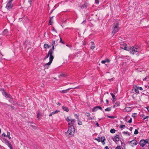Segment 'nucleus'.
I'll return each instance as SVG.
<instances>
[{"label": "nucleus", "instance_id": "nucleus-1", "mask_svg": "<svg viewBox=\"0 0 149 149\" xmlns=\"http://www.w3.org/2000/svg\"><path fill=\"white\" fill-rule=\"evenodd\" d=\"M67 121L69 125H71L69 127L68 129L66 134L68 137H71L74 135V128L73 125H74L76 122V120L74 119H72L67 117Z\"/></svg>", "mask_w": 149, "mask_h": 149}, {"label": "nucleus", "instance_id": "nucleus-2", "mask_svg": "<svg viewBox=\"0 0 149 149\" xmlns=\"http://www.w3.org/2000/svg\"><path fill=\"white\" fill-rule=\"evenodd\" d=\"M118 26V23L114 24V25L113 27V31L112 32V33L113 34V35L119 31V29Z\"/></svg>", "mask_w": 149, "mask_h": 149}, {"label": "nucleus", "instance_id": "nucleus-3", "mask_svg": "<svg viewBox=\"0 0 149 149\" xmlns=\"http://www.w3.org/2000/svg\"><path fill=\"white\" fill-rule=\"evenodd\" d=\"M2 141L7 145L10 149H13L10 142L5 138H2Z\"/></svg>", "mask_w": 149, "mask_h": 149}, {"label": "nucleus", "instance_id": "nucleus-4", "mask_svg": "<svg viewBox=\"0 0 149 149\" xmlns=\"http://www.w3.org/2000/svg\"><path fill=\"white\" fill-rule=\"evenodd\" d=\"M129 49L130 50V53L133 54H135L136 52H138L139 51V49L138 48L134 47L129 48Z\"/></svg>", "mask_w": 149, "mask_h": 149}, {"label": "nucleus", "instance_id": "nucleus-5", "mask_svg": "<svg viewBox=\"0 0 149 149\" xmlns=\"http://www.w3.org/2000/svg\"><path fill=\"white\" fill-rule=\"evenodd\" d=\"M146 143H149V138L146 140H141L139 142L140 145L142 147L145 146Z\"/></svg>", "mask_w": 149, "mask_h": 149}, {"label": "nucleus", "instance_id": "nucleus-6", "mask_svg": "<svg viewBox=\"0 0 149 149\" xmlns=\"http://www.w3.org/2000/svg\"><path fill=\"white\" fill-rule=\"evenodd\" d=\"M13 0H9L6 4V7L8 10H10L13 7V5L12 4V2Z\"/></svg>", "mask_w": 149, "mask_h": 149}, {"label": "nucleus", "instance_id": "nucleus-7", "mask_svg": "<svg viewBox=\"0 0 149 149\" xmlns=\"http://www.w3.org/2000/svg\"><path fill=\"white\" fill-rule=\"evenodd\" d=\"M54 53L53 51H52V49H50L48 52V54L49 56V59L53 60L54 58V57L53 55Z\"/></svg>", "mask_w": 149, "mask_h": 149}, {"label": "nucleus", "instance_id": "nucleus-8", "mask_svg": "<svg viewBox=\"0 0 149 149\" xmlns=\"http://www.w3.org/2000/svg\"><path fill=\"white\" fill-rule=\"evenodd\" d=\"M120 47L121 48L127 51H129V48H127V45L126 44L124 43H122L120 45Z\"/></svg>", "mask_w": 149, "mask_h": 149}, {"label": "nucleus", "instance_id": "nucleus-9", "mask_svg": "<svg viewBox=\"0 0 149 149\" xmlns=\"http://www.w3.org/2000/svg\"><path fill=\"white\" fill-rule=\"evenodd\" d=\"M3 92H2V94L5 97L9 98L10 99H12V98L11 95L9 94H7L5 91H4V90L3 89Z\"/></svg>", "mask_w": 149, "mask_h": 149}, {"label": "nucleus", "instance_id": "nucleus-10", "mask_svg": "<svg viewBox=\"0 0 149 149\" xmlns=\"http://www.w3.org/2000/svg\"><path fill=\"white\" fill-rule=\"evenodd\" d=\"M49 62L44 65V67L45 68H48L49 66L51 65L53 60L50 59H49Z\"/></svg>", "mask_w": 149, "mask_h": 149}, {"label": "nucleus", "instance_id": "nucleus-11", "mask_svg": "<svg viewBox=\"0 0 149 149\" xmlns=\"http://www.w3.org/2000/svg\"><path fill=\"white\" fill-rule=\"evenodd\" d=\"M137 141L135 140H133L130 142V144L131 146L133 147L134 146L137 144Z\"/></svg>", "mask_w": 149, "mask_h": 149}, {"label": "nucleus", "instance_id": "nucleus-12", "mask_svg": "<svg viewBox=\"0 0 149 149\" xmlns=\"http://www.w3.org/2000/svg\"><path fill=\"white\" fill-rule=\"evenodd\" d=\"M98 109H100L101 110H102V109L101 107L99 106H96L94 107L93 109V111H97Z\"/></svg>", "mask_w": 149, "mask_h": 149}, {"label": "nucleus", "instance_id": "nucleus-13", "mask_svg": "<svg viewBox=\"0 0 149 149\" xmlns=\"http://www.w3.org/2000/svg\"><path fill=\"white\" fill-rule=\"evenodd\" d=\"M113 140L115 142L118 141L119 139L118 136L117 135H116L113 138Z\"/></svg>", "mask_w": 149, "mask_h": 149}, {"label": "nucleus", "instance_id": "nucleus-14", "mask_svg": "<svg viewBox=\"0 0 149 149\" xmlns=\"http://www.w3.org/2000/svg\"><path fill=\"white\" fill-rule=\"evenodd\" d=\"M58 40H53L52 45H54L55 46H56V45H58Z\"/></svg>", "mask_w": 149, "mask_h": 149}, {"label": "nucleus", "instance_id": "nucleus-15", "mask_svg": "<svg viewBox=\"0 0 149 149\" xmlns=\"http://www.w3.org/2000/svg\"><path fill=\"white\" fill-rule=\"evenodd\" d=\"M132 110V108L130 107H127L124 109V111H130Z\"/></svg>", "mask_w": 149, "mask_h": 149}, {"label": "nucleus", "instance_id": "nucleus-16", "mask_svg": "<svg viewBox=\"0 0 149 149\" xmlns=\"http://www.w3.org/2000/svg\"><path fill=\"white\" fill-rule=\"evenodd\" d=\"M76 118L77 120L78 124L79 125H81L82 124V121L79 119V116H77Z\"/></svg>", "mask_w": 149, "mask_h": 149}, {"label": "nucleus", "instance_id": "nucleus-17", "mask_svg": "<svg viewBox=\"0 0 149 149\" xmlns=\"http://www.w3.org/2000/svg\"><path fill=\"white\" fill-rule=\"evenodd\" d=\"M53 17H50V19L49 21V23L50 25H52L53 22Z\"/></svg>", "mask_w": 149, "mask_h": 149}, {"label": "nucleus", "instance_id": "nucleus-18", "mask_svg": "<svg viewBox=\"0 0 149 149\" xmlns=\"http://www.w3.org/2000/svg\"><path fill=\"white\" fill-rule=\"evenodd\" d=\"M51 47V46L47 44L46 43H45L44 45V47L45 48H49Z\"/></svg>", "mask_w": 149, "mask_h": 149}, {"label": "nucleus", "instance_id": "nucleus-19", "mask_svg": "<svg viewBox=\"0 0 149 149\" xmlns=\"http://www.w3.org/2000/svg\"><path fill=\"white\" fill-rule=\"evenodd\" d=\"M123 133L124 135H126L128 136H129L130 135V134L128 132H123Z\"/></svg>", "mask_w": 149, "mask_h": 149}, {"label": "nucleus", "instance_id": "nucleus-20", "mask_svg": "<svg viewBox=\"0 0 149 149\" xmlns=\"http://www.w3.org/2000/svg\"><path fill=\"white\" fill-rule=\"evenodd\" d=\"M10 134L9 132H7V135L6 136L7 137H8L9 139L10 140L11 139V137H10Z\"/></svg>", "mask_w": 149, "mask_h": 149}, {"label": "nucleus", "instance_id": "nucleus-21", "mask_svg": "<svg viewBox=\"0 0 149 149\" xmlns=\"http://www.w3.org/2000/svg\"><path fill=\"white\" fill-rule=\"evenodd\" d=\"M28 20V19L27 17H25V18H22V20L23 22H27Z\"/></svg>", "mask_w": 149, "mask_h": 149}, {"label": "nucleus", "instance_id": "nucleus-22", "mask_svg": "<svg viewBox=\"0 0 149 149\" xmlns=\"http://www.w3.org/2000/svg\"><path fill=\"white\" fill-rule=\"evenodd\" d=\"M91 43L92 45L91 46V49H93L95 48V46L94 45V43L93 42H92Z\"/></svg>", "mask_w": 149, "mask_h": 149}, {"label": "nucleus", "instance_id": "nucleus-23", "mask_svg": "<svg viewBox=\"0 0 149 149\" xmlns=\"http://www.w3.org/2000/svg\"><path fill=\"white\" fill-rule=\"evenodd\" d=\"M101 141L102 142H103L105 140V138L104 137H102L101 138Z\"/></svg>", "mask_w": 149, "mask_h": 149}, {"label": "nucleus", "instance_id": "nucleus-24", "mask_svg": "<svg viewBox=\"0 0 149 149\" xmlns=\"http://www.w3.org/2000/svg\"><path fill=\"white\" fill-rule=\"evenodd\" d=\"M7 32H8V31H7V30L6 29V30H4V31H3L2 33H3V35H5L7 33Z\"/></svg>", "mask_w": 149, "mask_h": 149}, {"label": "nucleus", "instance_id": "nucleus-25", "mask_svg": "<svg viewBox=\"0 0 149 149\" xmlns=\"http://www.w3.org/2000/svg\"><path fill=\"white\" fill-rule=\"evenodd\" d=\"M59 112V111H58V110H56L54 111H53L52 112L53 114V115H54V114H56V113H58V112Z\"/></svg>", "mask_w": 149, "mask_h": 149}, {"label": "nucleus", "instance_id": "nucleus-26", "mask_svg": "<svg viewBox=\"0 0 149 149\" xmlns=\"http://www.w3.org/2000/svg\"><path fill=\"white\" fill-rule=\"evenodd\" d=\"M111 107H108L106 109H105V111H111Z\"/></svg>", "mask_w": 149, "mask_h": 149}, {"label": "nucleus", "instance_id": "nucleus-27", "mask_svg": "<svg viewBox=\"0 0 149 149\" xmlns=\"http://www.w3.org/2000/svg\"><path fill=\"white\" fill-rule=\"evenodd\" d=\"M116 130L114 129H111L110 130V132L112 133H114L115 132Z\"/></svg>", "mask_w": 149, "mask_h": 149}, {"label": "nucleus", "instance_id": "nucleus-28", "mask_svg": "<svg viewBox=\"0 0 149 149\" xmlns=\"http://www.w3.org/2000/svg\"><path fill=\"white\" fill-rule=\"evenodd\" d=\"M112 97L113 98L112 101L113 102H114L115 101V95L113 94V95H112Z\"/></svg>", "mask_w": 149, "mask_h": 149}, {"label": "nucleus", "instance_id": "nucleus-29", "mask_svg": "<svg viewBox=\"0 0 149 149\" xmlns=\"http://www.w3.org/2000/svg\"><path fill=\"white\" fill-rule=\"evenodd\" d=\"M138 89V87H136V88H135V91L136 93H139V91Z\"/></svg>", "mask_w": 149, "mask_h": 149}, {"label": "nucleus", "instance_id": "nucleus-30", "mask_svg": "<svg viewBox=\"0 0 149 149\" xmlns=\"http://www.w3.org/2000/svg\"><path fill=\"white\" fill-rule=\"evenodd\" d=\"M138 130L136 129L134 131V134H138Z\"/></svg>", "mask_w": 149, "mask_h": 149}, {"label": "nucleus", "instance_id": "nucleus-31", "mask_svg": "<svg viewBox=\"0 0 149 149\" xmlns=\"http://www.w3.org/2000/svg\"><path fill=\"white\" fill-rule=\"evenodd\" d=\"M49 55L48 54L46 55V56H45L44 58V60H46V59L48 58L49 57Z\"/></svg>", "mask_w": 149, "mask_h": 149}, {"label": "nucleus", "instance_id": "nucleus-32", "mask_svg": "<svg viewBox=\"0 0 149 149\" xmlns=\"http://www.w3.org/2000/svg\"><path fill=\"white\" fill-rule=\"evenodd\" d=\"M105 61H106V63L107 62L108 63H109L110 61V60L109 59H107L105 60Z\"/></svg>", "mask_w": 149, "mask_h": 149}, {"label": "nucleus", "instance_id": "nucleus-33", "mask_svg": "<svg viewBox=\"0 0 149 149\" xmlns=\"http://www.w3.org/2000/svg\"><path fill=\"white\" fill-rule=\"evenodd\" d=\"M125 127V125H121L120 126V128L122 129L123 128Z\"/></svg>", "mask_w": 149, "mask_h": 149}, {"label": "nucleus", "instance_id": "nucleus-34", "mask_svg": "<svg viewBox=\"0 0 149 149\" xmlns=\"http://www.w3.org/2000/svg\"><path fill=\"white\" fill-rule=\"evenodd\" d=\"M2 136H4V137H7V135H6V134L4 133H3L2 134Z\"/></svg>", "mask_w": 149, "mask_h": 149}, {"label": "nucleus", "instance_id": "nucleus-35", "mask_svg": "<svg viewBox=\"0 0 149 149\" xmlns=\"http://www.w3.org/2000/svg\"><path fill=\"white\" fill-rule=\"evenodd\" d=\"M101 63L102 64H104L105 63H106L105 60L102 61L101 62Z\"/></svg>", "mask_w": 149, "mask_h": 149}, {"label": "nucleus", "instance_id": "nucleus-36", "mask_svg": "<svg viewBox=\"0 0 149 149\" xmlns=\"http://www.w3.org/2000/svg\"><path fill=\"white\" fill-rule=\"evenodd\" d=\"M138 89H139L140 90L142 91L143 90V88L141 87H138Z\"/></svg>", "mask_w": 149, "mask_h": 149}, {"label": "nucleus", "instance_id": "nucleus-37", "mask_svg": "<svg viewBox=\"0 0 149 149\" xmlns=\"http://www.w3.org/2000/svg\"><path fill=\"white\" fill-rule=\"evenodd\" d=\"M40 114L39 113H38L37 114V118H38V119H39V116H40Z\"/></svg>", "mask_w": 149, "mask_h": 149}, {"label": "nucleus", "instance_id": "nucleus-38", "mask_svg": "<svg viewBox=\"0 0 149 149\" xmlns=\"http://www.w3.org/2000/svg\"><path fill=\"white\" fill-rule=\"evenodd\" d=\"M60 42L61 43H62L63 44H64V43L63 41L62 40L61 38H60Z\"/></svg>", "mask_w": 149, "mask_h": 149}, {"label": "nucleus", "instance_id": "nucleus-39", "mask_svg": "<svg viewBox=\"0 0 149 149\" xmlns=\"http://www.w3.org/2000/svg\"><path fill=\"white\" fill-rule=\"evenodd\" d=\"M95 140L97 141L98 142H100V138H99V139L95 138Z\"/></svg>", "mask_w": 149, "mask_h": 149}, {"label": "nucleus", "instance_id": "nucleus-40", "mask_svg": "<svg viewBox=\"0 0 149 149\" xmlns=\"http://www.w3.org/2000/svg\"><path fill=\"white\" fill-rule=\"evenodd\" d=\"M52 45V49H52V51H53L54 50V47L55 46H54V45Z\"/></svg>", "mask_w": 149, "mask_h": 149}, {"label": "nucleus", "instance_id": "nucleus-41", "mask_svg": "<svg viewBox=\"0 0 149 149\" xmlns=\"http://www.w3.org/2000/svg\"><path fill=\"white\" fill-rule=\"evenodd\" d=\"M107 117L108 118H114V117L113 116H107Z\"/></svg>", "mask_w": 149, "mask_h": 149}, {"label": "nucleus", "instance_id": "nucleus-42", "mask_svg": "<svg viewBox=\"0 0 149 149\" xmlns=\"http://www.w3.org/2000/svg\"><path fill=\"white\" fill-rule=\"evenodd\" d=\"M86 116H87V117H89V116H90V114L89 113H86Z\"/></svg>", "mask_w": 149, "mask_h": 149}, {"label": "nucleus", "instance_id": "nucleus-43", "mask_svg": "<svg viewBox=\"0 0 149 149\" xmlns=\"http://www.w3.org/2000/svg\"><path fill=\"white\" fill-rule=\"evenodd\" d=\"M132 122V118H131L128 121V122L130 123H131Z\"/></svg>", "mask_w": 149, "mask_h": 149}, {"label": "nucleus", "instance_id": "nucleus-44", "mask_svg": "<svg viewBox=\"0 0 149 149\" xmlns=\"http://www.w3.org/2000/svg\"><path fill=\"white\" fill-rule=\"evenodd\" d=\"M115 149H120V146H117Z\"/></svg>", "mask_w": 149, "mask_h": 149}, {"label": "nucleus", "instance_id": "nucleus-45", "mask_svg": "<svg viewBox=\"0 0 149 149\" xmlns=\"http://www.w3.org/2000/svg\"><path fill=\"white\" fill-rule=\"evenodd\" d=\"M52 31H55L56 32H57L56 30H55V29L54 27H53L52 29Z\"/></svg>", "mask_w": 149, "mask_h": 149}, {"label": "nucleus", "instance_id": "nucleus-46", "mask_svg": "<svg viewBox=\"0 0 149 149\" xmlns=\"http://www.w3.org/2000/svg\"><path fill=\"white\" fill-rule=\"evenodd\" d=\"M64 23H65V22H63L62 24L61 25V26L63 27L64 26Z\"/></svg>", "mask_w": 149, "mask_h": 149}, {"label": "nucleus", "instance_id": "nucleus-47", "mask_svg": "<svg viewBox=\"0 0 149 149\" xmlns=\"http://www.w3.org/2000/svg\"><path fill=\"white\" fill-rule=\"evenodd\" d=\"M119 106V104L117 103H116L115 104V105L114 106V107L115 106Z\"/></svg>", "mask_w": 149, "mask_h": 149}, {"label": "nucleus", "instance_id": "nucleus-48", "mask_svg": "<svg viewBox=\"0 0 149 149\" xmlns=\"http://www.w3.org/2000/svg\"><path fill=\"white\" fill-rule=\"evenodd\" d=\"M95 1L96 3H98L99 2V1L98 0H95Z\"/></svg>", "mask_w": 149, "mask_h": 149}, {"label": "nucleus", "instance_id": "nucleus-49", "mask_svg": "<svg viewBox=\"0 0 149 149\" xmlns=\"http://www.w3.org/2000/svg\"><path fill=\"white\" fill-rule=\"evenodd\" d=\"M64 75V74H60L59 76V77H61L63 76Z\"/></svg>", "mask_w": 149, "mask_h": 149}, {"label": "nucleus", "instance_id": "nucleus-50", "mask_svg": "<svg viewBox=\"0 0 149 149\" xmlns=\"http://www.w3.org/2000/svg\"><path fill=\"white\" fill-rule=\"evenodd\" d=\"M148 77V76L146 77L144 79H143V81L146 80Z\"/></svg>", "mask_w": 149, "mask_h": 149}, {"label": "nucleus", "instance_id": "nucleus-51", "mask_svg": "<svg viewBox=\"0 0 149 149\" xmlns=\"http://www.w3.org/2000/svg\"><path fill=\"white\" fill-rule=\"evenodd\" d=\"M66 111L68 112L69 111V109L68 108L66 107Z\"/></svg>", "mask_w": 149, "mask_h": 149}, {"label": "nucleus", "instance_id": "nucleus-52", "mask_svg": "<svg viewBox=\"0 0 149 149\" xmlns=\"http://www.w3.org/2000/svg\"><path fill=\"white\" fill-rule=\"evenodd\" d=\"M32 1L31 0H29V2L30 3V4H31Z\"/></svg>", "mask_w": 149, "mask_h": 149}, {"label": "nucleus", "instance_id": "nucleus-53", "mask_svg": "<svg viewBox=\"0 0 149 149\" xmlns=\"http://www.w3.org/2000/svg\"><path fill=\"white\" fill-rule=\"evenodd\" d=\"M148 118V116H146V117H144V118H143V120H145V119H146L147 118Z\"/></svg>", "mask_w": 149, "mask_h": 149}, {"label": "nucleus", "instance_id": "nucleus-54", "mask_svg": "<svg viewBox=\"0 0 149 149\" xmlns=\"http://www.w3.org/2000/svg\"><path fill=\"white\" fill-rule=\"evenodd\" d=\"M61 91L63 93H65V90H62Z\"/></svg>", "mask_w": 149, "mask_h": 149}, {"label": "nucleus", "instance_id": "nucleus-55", "mask_svg": "<svg viewBox=\"0 0 149 149\" xmlns=\"http://www.w3.org/2000/svg\"><path fill=\"white\" fill-rule=\"evenodd\" d=\"M88 119L89 120H91L93 119V118L92 117H89Z\"/></svg>", "mask_w": 149, "mask_h": 149}, {"label": "nucleus", "instance_id": "nucleus-56", "mask_svg": "<svg viewBox=\"0 0 149 149\" xmlns=\"http://www.w3.org/2000/svg\"><path fill=\"white\" fill-rule=\"evenodd\" d=\"M62 108L63 110L65 111V107L64 106H63Z\"/></svg>", "mask_w": 149, "mask_h": 149}, {"label": "nucleus", "instance_id": "nucleus-57", "mask_svg": "<svg viewBox=\"0 0 149 149\" xmlns=\"http://www.w3.org/2000/svg\"><path fill=\"white\" fill-rule=\"evenodd\" d=\"M105 149H109L108 147V146H106L105 147Z\"/></svg>", "mask_w": 149, "mask_h": 149}, {"label": "nucleus", "instance_id": "nucleus-58", "mask_svg": "<svg viewBox=\"0 0 149 149\" xmlns=\"http://www.w3.org/2000/svg\"><path fill=\"white\" fill-rule=\"evenodd\" d=\"M54 10H52L50 12V14H51L53 12V11Z\"/></svg>", "mask_w": 149, "mask_h": 149}, {"label": "nucleus", "instance_id": "nucleus-59", "mask_svg": "<svg viewBox=\"0 0 149 149\" xmlns=\"http://www.w3.org/2000/svg\"><path fill=\"white\" fill-rule=\"evenodd\" d=\"M53 115V114L52 113H51L49 115V116H51Z\"/></svg>", "mask_w": 149, "mask_h": 149}, {"label": "nucleus", "instance_id": "nucleus-60", "mask_svg": "<svg viewBox=\"0 0 149 149\" xmlns=\"http://www.w3.org/2000/svg\"><path fill=\"white\" fill-rule=\"evenodd\" d=\"M57 104L58 105H61V103H59V102H58L57 103Z\"/></svg>", "mask_w": 149, "mask_h": 149}, {"label": "nucleus", "instance_id": "nucleus-61", "mask_svg": "<svg viewBox=\"0 0 149 149\" xmlns=\"http://www.w3.org/2000/svg\"><path fill=\"white\" fill-rule=\"evenodd\" d=\"M106 101L107 103V104H108L109 103V101L107 100H106Z\"/></svg>", "mask_w": 149, "mask_h": 149}, {"label": "nucleus", "instance_id": "nucleus-62", "mask_svg": "<svg viewBox=\"0 0 149 149\" xmlns=\"http://www.w3.org/2000/svg\"><path fill=\"white\" fill-rule=\"evenodd\" d=\"M96 125L97 126V127H99V124H98V123H97L96 124Z\"/></svg>", "mask_w": 149, "mask_h": 149}, {"label": "nucleus", "instance_id": "nucleus-63", "mask_svg": "<svg viewBox=\"0 0 149 149\" xmlns=\"http://www.w3.org/2000/svg\"><path fill=\"white\" fill-rule=\"evenodd\" d=\"M148 111L149 112V107L146 108Z\"/></svg>", "mask_w": 149, "mask_h": 149}, {"label": "nucleus", "instance_id": "nucleus-64", "mask_svg": "<svg viewBox=\"0 0 149 149\" xmlns=\"http://www.w3.org/2000/svg\"><path fill=\"white\" fill-rule=\"evenodd\" d=\"M74 116L76 118V117H77V116H78L77 114H75Z\"/></svg>", "mask_w": 149, "mask_h": 149}]
</instances>
